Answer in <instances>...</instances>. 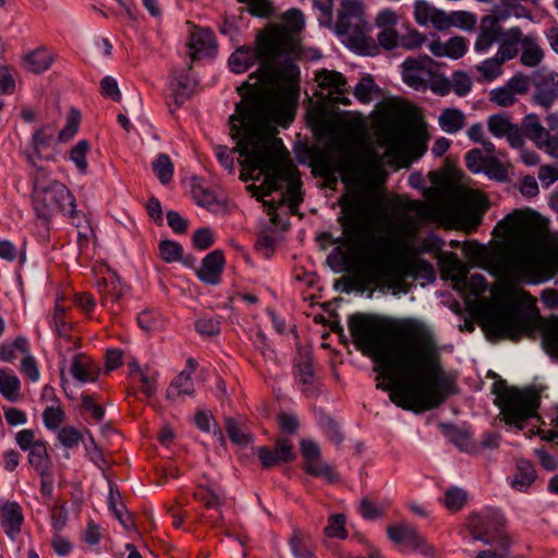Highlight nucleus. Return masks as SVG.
I'll return each mask as SVG.
<instances>
[{
    "label": "nucleus",
    "mask_w": 558,
    "mask_h": 558,
    "mask_svg": "<svg viewBox=\"0 0 558 558\" xmlns=\"http://www.w3.org/2000/svg\"><path fill=\"white\" fill-rule=\"evenodd\" d=\"M49 324L57 335L62 338L69 337L72 330V324L68 320L64 308L58 303L54 306V312Z\"/></svg>",
    "instance_id": "nucleus-53"
},
{
    "label": "nucleus",
    "mask_w": 558,
    "mask_h": 558,
    "mask_svg": "<svg viewBox=\"0 0 558 558\" xmlns=\"http://www.w3.org/2000/svg\"><path fill=\"white\" fill-rule=\"evenodd\" d=\"M459 282H462L463 288L474 296H478L487 290V281L482 274H474L470 278L462 274Z\"/></svg>",
    "instance_id": "nucleus-57"
},
{
    "label": "nucleus",
    "mask_w": 558,
    "mask_h": 558,
    "mask_svg": "<svg viewBox=\"0 0 558 558\" xmlns=\"http://www.w3.org/2000/svg\"><path fill=\"white\" fill-rule=\"evenodd\" d=\"M226 264L222 250H215L207 254L201 268L196 271L198 279L208 284H218Z\"/></svg>",
    "instance_id": "nucleus-28"
},
{
    "label": "nucleus",
    "mask_w": 558,
    "mask_h": 558,
    "mask_svg": "<svg viewBox=\"0 0 558 558\" xmlns=\"http://www.w3.org/2000/svg\"><path fill=\"white\" fill-rule=\"evenodd\" d=\"M378 86L371 74H365L355 85L353 95L361 104H369L373 94L378 92Z\"/></svg>",
    "instance_id": "nucleus-49"
},
{
    "label": "nucleus",
    "mask_w": 558,
    "mask_h": 558,
    "mask_svg": "<svg viewBox=\"0 0 558 558\" xmlns=\"http://www.w3.org/2000/svg\"><path fill=\"white\" fill-rule=\"evenodd\" d=\"M408 277L414 280L423 279L433 282L436 279L433 265L420 256L408 254Z\"/></svg>",
    "instance_id": "nucleus-33"
},
{
    "label": "nucleus",
    "mask_w": 558,
    "mask_h": 558,
    "mask_svg": "<svg viewBox=\"0 0 558 558\" xmlns=\"http://www.w3.org/2000/svg\"><path fill=\"white\" fill-rule=\"evenodd\" d=\"M527 77L530 87H534L533 102L544 109H549L558 99V73L539 68Z\"/></svg>",
    "instance_id": "nucleus-11"
},
{
    "label": "nucleus",
    "mask_w": 558,
    "mask_h": 558,
    "mask_svg": "<svg viewBox=\"0 0 558 558\" xmlns=\"http://www.w3.org/2000/svg\"><path fill=\"white\" fill-rule=\"evenodd\" d=\"M170 87L173 93L174 102L178 107H181L190 98L193 92L192 81L186 72H173Z\"/></svg>",
    "instance_id": "nucleus-34"
},
{
    "label": "nucleus",
    "mask_w": 558,
    "mask_h": 558,
    "mask_svg": "<svg viewBox=\"0 0 558 558\" xmlns=\"http://www.w3.org/2000/svg\"><path fill=\"white\" fill-rule=\"evenodd\" d=\"M348 328L355 348L373 360L374 372L389 381L377 383L376 388L389 391L397 407L422 413L440 407L457 392L424 324L404 319L392 326L379 316L355 313L349 316Z\"/></svg>",
    "instance_id": "nucleus-1"
},
{
    "label": "nucleus",
    "mask_w": 558,
    "mask_h": 558,
    "mask_svg": "<svg viewBox=\"0 0 558 558\" xmlns=\"http://www.w3.org/2000/svg\"><path fill=\"white\" fill-rule=\"evenodd\" d=\"M493 545L497 546L498 551L492 549L482 550L474 558H506L511 541L507 534H498Z\"/></svg>",
    "instance_id": "nucleus-58"
},
{
    "label": "nucleus",
    "mask_w": 558,
    "mask_h": 558,
    "mask_svg": "<svg viewBox=\"0 0 558 558\" xmlns=\"http://www.w3.org/2000/svg\"><path fill=\"white\" fill-rule=\"evenodd\" d=\"M523 51L520 61L523 65L534 68L541 63L544 58L542 48L534 38L526 36L522 39Z\"/></svg>",
    "instance_id": "nucleus-44"
},
{
    "label": "nucleus",
    "mask_w": 558,
    "mask_h": 558,
    "mask_svg": "<svg viewBox=\"0 0 558 558\" xmlns=\"http://www.w3.org/2000/svg\"><path fill=\"white\" fill-rule=\"evenodd\" d=\"M502 521L504 518L498 512L473 513L466 520V527L474 539L493 545L498 534H505L499 531Z\"/></svg>",
    "instance_id": "nucleus-13"
},
{
    "label": "nucleus",
    "mask_w": 558,
    "mask_h": 558,
    "mask_svg": "<svg viewBox=\"0 0 558 558\" xmlns=\"http://www.w3.org/2000/svg\"><path fill=\"white\" fill-rule=\"evenodd\" d=\"M81 122V114L76 110H72L66 119L65 125L58 134V140L60 143H66L71 141L78 131Z\"/></svg>",
    "instance_id": "nucleus-60"
},
{
    "label": "nucleus",
    "mask_w": 558,
    "mask_h": 558,
    "mask_svg": "<svg viewBox=\"0 0 558 558\" xmlns=\"http://www.w3.org/2000/svg\"><path fill=\"white\" fill-rule=\"evenodd\" d=\"M28 451V463L41 477L46 476L49 468V457L46 444L38 440L37 444H35V446Z\"/></svg>",
    "instance_id": "nucleus-42"
},
{
    "label": "nucleus",
    "mask_w": 558,
    "mask_h": 558,
    "mask_svg": "<svg viewBox=\"0 0 558 558\" xmlns=\"http://www.w3.org/2000/svg\"><path fill=\"white\" fill-rule=\"evenodd\" d=\"M195 330L206 337H213L220 333L221 322L218 316L204 315L195 320Z\"/></svg>",
    "instance_id": "nucleus-55"
},
{
    "label": "nucleus",
    "mask_w": 558,
    "mask_h": 558,
    "mask_svg": "<svg viewBox=\"0 0 558 558\" xmlns=\"http://www.w3.org/2000/svg\"><path fill=\"white\" fill-rule=\"evenodd\" d=\"M502 64L497 57L488 58L481 64L475 66L476 71L481 74L477 78L478 82H492L499 77L502 73Z\"/></svg>",
    "instance_id": "nucleus-50"
},
{
    "label": "nucleus",
    "mask_w": 558,
    "mask_h": 558,
    "mask_svg": "<svg viewBox=\"0 0 558 558\" xmlns=\"http://www.w3.org/2000/svg\"><path fill=\"white\" fill-rule=\"evenodd\" d=\"M489 133L497 138H506L510 147L521 148L525 141L518 124L512 123L504 113H495L487 119Z\"/></svg>",
    "instance_id": "nucleus-20"
},
{
    "label": "nucleus",
    "mask_w": 558,
    "mask_h": 558,
    "mask_svg": "<svg viewBox=\"0 0 558 558\" xmlns=\"http://www.w3.org/2000/svg\"><path fill=\"white\" fill-rule=\"evenodd\" d=\"M21 381L14 374L0 371V393L10 402L19 401L22 396L20 392Z\"/></svg>",
    "instance_id": "nucleus-43"
},
{
    "label": "nucleus",
    "mask_w": 558,
    "mask_h": 558,
    "mask_svg": "<svg viewBox=\"0 0 558 558\" xmlns=\"http://www.w3.org/2000/svg\"><path fill=\"white\" fill-rule=\"evenodd\" d=\"M294 377L298 383L302 385L303 393L311 396L314 384L313 359L311 356H302L300 361L294 364Z\"/></svg>",
    "instance_id": "nucleus-36"
},
{
    "label": "nucleus",
    "mask_w": 558,
    "mask_h": 558,
    "mask_svg": "<svg viewBox=\"0 0 558 558\" xmlns=\"http://www.w3.org/2000/svg\"><path fill=\"white\" fill-rule=\"evenodd\" d=\"M53 62L51 53L41 48L36 49L24 57V64L28 71L43 73L47 71Z\"/></svg>",
    "instance_id": "nucleus-41"
},
{
    "label": "nucleus",
    "mask_w": 558,
    "mask_h": 558,
    "mask_svg": "<svg viewBox=\"0 0 558 558\" xmlns=\"http://www.w3.org/2000/svg\"><path fill=\"white\" fill-rule=\"evenodd\" d=\"M189 47L193 50V58L210 54L216 49L215 33L210 28H196L191 34Z\"/></svg>",
    "instance_id": "nucleus-31"
},
{
    "label": "nucleus",
    "mask_w": 558,
    "mask_h": 558,
    "mask_svg": "<svg viewBox=\"0 0 558 558\" xmlns=\"http://www.w3.org/2000/svg\"><path fill=\"white\" fill-rule=\"evenodd\" d=\"M159 255L166 263H175L182 259L183 246L172 240H162L158 245Z\"/></svg>",
    "instance_id": "nucleus-54"
},
{
    "label": "nucleus",
    "mask_w": 558,
    "mask_h": 558,
    "mask_svg": "<svg viewBox=\"0 0 558 558\" xmlns=\"http://www.w3.org/2000/svg\"><path fill=\"white\" fill-rule=\"evenodd\" d=\"M72 376L81 383H94L98 378V373L84 354H75L72 361L71 369Z\"/></svg>",
    "instance_id": "nucleus-38"
},
{
    "label": "nucleus",
    "mask_w": 558,
    "mask_h": 558,
    "mask_svg": "<svg viewBox=\"0 0 558 558\" xmlns=\"http://www.w3.org/2000/svg\"><path fill=\"white\" fill-rule=\"evenodd\" d=\"M520 274L529 283H542L550 280L558 274V251H550L535 262L522 264Z\"/></svg>",
    "instance_id": "nucleus-17"
},
{
    "label": "nucleus",
    "mask_w": 558,
    "mask_h": 558,
    "mask_svg": "<svg viewBox=\"0 0 558 558\" xmlns=\"http://www.w3.org/2000/svg\"><path fill=\"white\" fill-rule=\"evenodd\" d=\"M388 538L407 549L420 551L425 556H433L434 548L426 539L417 532V530L405 522L391 524L386 527Z\"/></svg>",
    "instance_id": "nucleus-12"
},
{
    "label": "nucleus",
    "mask_w": 558,
    "mask_h": 558,
    "mask_svg": "<svg viewBox=\"0 0 558 558\" xmlns=\"http://www.w3.org/2000/svg\"><path fill=\"white\" fill-rule=\"evenodd\" d=\"M194 392V383L190 373L182 371L169 385L166 391L168 400L177 401L181 397L192 396Z\"/></svg>",
    "instance_id": "nucleus-35"
},
{
    "label": "nucleus",
    "mask_w": 558,
    "mask_h": 558,
    "mask_svg": "<svg viewBox=\"0 0 558 558\" xmlns=\"http://www.w3.org/2000/svg\"><path fill=\"white\" fill-rule=\"evenodd\" d=\"M501 35L502 28L499 19L495 15L484 16L482 19L478 36L474 44V49L477 52L487 51Z\"/></svg>",
    "instance_id": "nucleus-29"
},
{
    "label": "nucleus",
    "mask_w": 558,
    "mask_h": 558,
    "mask_svg": "<svg viewBox=\"0 0 558 558\" xmlns=\"http://www.w3.org/2000/svg\"><path fill=\"white\" fill-rule=\"evenodd\" d=\"M281 178L282 181L287 182L284 195L289 208L291 213L295 214L303 203L301 173L292 162H288V166L281 170Z\"/></svg>",
    "instance_id": "nucleus-25"
},
{
    "label": "nucleus",
    "mask_w": 558,
    "mask_h": 558,
    "mask_svg": "<svg viewBox=\"0 0 558 558\" xmlns=\"http://www.w3.org/2000/svg\"><path fill=\"white\" fill-rule=\"evenodd\" d=\"M432 63L433 60L428 56L405 59L403 62L404 83L415 90H426L428 88V82L423 77L422 72Z\"/></svg>",
    "instance_id": "nucleus-24"
},
{
    "label": "nucleus",
    "mask_w": 558,
    "mask_h": 558,
    "mask_svg": "<svg viewBox=\"0 0 558 558\" xmlns=\"http://www.w3.org/2000/svg\"><path fill=\"white\" fill-rule=\"evenodd\" d=\"M193 497L195 500L203 502L207 509H218L220 507L219 496L207 486H198Z\"/></svg>",
    "instance_id": "nucleus-64"
},
{
    "label": "nucleus",
    "mask_w": 558,
    "mask_h": 558,
    "mask_svg": "<svg viewBox=\"0 0 558 558\" xmlns=\"http://www.w3.org/2000/svg\"><path fill=\"white\" fill-rule=\"evenodd\" d=\"M372 239L368 242L369 252L376 253L368 266L360 277L350 278L347 281L345 292L356 290L364 292L369 284L378 289H388L393 292L407 294L410 292L408 277V256L397 257L389 253L402 251L403 248H387L378 251L372 246Z\"/></svg>",
    "instance_id": "nucleus-4"
},
{
    "label": "nucleus",
    "mask_w": 558,
    "mask_h": 558,
    "mask_svg": "<svg viewBox=\"0 0 558 558\" xmlns=\"http://www.w3.org/2000/svg\"><path fill=\"white\" fill-rule=\"evenodd\" d=\"M294 41L286 28L270 31V37L262 44L264 64L250 74V80L238 87L241 101L229 121L247 122L245 116L257 119L264 114L270 126L288 128L294 120L298 90L286 87L270 93L268 85L280 78H293L299 74L298 65L288 58L294 50Z\"/></svg>",
    "instance_id": "nucleus-2"
},
{
    "label": "nucleus",
    "mask_w": 558,
    "mask_h": 558,
    "mask_svg": "<svg viewBox=\"0 0 558 558\" xmlns=\"http://www.w3.org/2000/svg\"><path fill=\"white\" fill-rule=\"evenodd\" d=\"M466 168L472 173H484L489 179L502 182L508 177L507 168L493 155H483L480 148H473L465 154Z\"/></svg>",
    "instance_id": "nucleus-14"
},
{
    "label": "nucleus",
    "mask_w": 558,
    "mask_h": 558,
    "mask_svg": "<svg viewBox=\"0 0 558 558\" xmlns=\"http://www.w3.org/2000/svg\"><path fill=\"white\" fill-rule=\"evenodd\" d=\"M58 440L68 449H73L83 440V434L73 426H64L59 429Z\"/></svg>",
    "instance_id": "nucleus-63"
},
{
    "label": "nucleus",
    "mask_w": 558,
    "mask_h": 558,
    "mask_svg": "<svg viewBox=\"0 0 558 558\" xmlns=\"http://www.w3.org/2000/svg\"><path fill=\"white\" fill-rule=\"evenodd\" d=\"M541 317L523 310H514L506 315H492L484 319L482 328L489 341L507 339L518 342L526 333L538 327Z\"/></svg>",
    "instance_id": "nucleus-6"
},
{
    "label": "nucleus",
    "mask_w": 558,
    "mask_h": 558,
    "mask_svg": "<svg viewBox=\"0 0 558 558\" xmlns=\"http://www.w3.org/2000/svg\"><path fill=\"white\" fill-rule=\"evenodd\" d=\"M289 545L295 558H311L313 556L308 541L300 531L293 532Z\"/></svg>",
    "instance_id": "nucleus-56"
},
{
    "label": "nucleus",
    "mask_w": 558,
    "mask_h": 558,
    "mask_svg": "<svg viewBox=\"0 0 558 558\" xmlns=\"http://www.w3.org/2000/svg\"><path fill=\"white\" fill-rule=\"evenodd\" d=\"M240 3L247 4V11L251 15L257 17H270L274 14V7L270 0H238Z\"/></svg>",
    "instance_id": "nucleus-59"
},
{
    "label": "nucleus",
    "mask_w": 558,
    "mask_h": 558,
    "mask_svg": "<svg viewBox=\"0 0 558 558\" xmlns=\"http://www.w3.org/2000/svg\"><path fill=\"white\" fill-rule=\"evenodd\" d=\"M316 81L320 88L332 89V93L336 94L331 99L333 104H341L343 106H349L351 104L350 99L345 96L344 87L347 85V78L342 73L324 69L317 72Z\"/></svg>",
    "instance_id": "nucleus-26"
},
{
    "label": "nucleus",
    "mask_w": 558,
    "mask_h": 558,
    "mask_svg": "<svg viewBox=\"0 0 558 558\" xmlns=\"http://www.w3.org/2000/svg\"><path fill=\"white\" fill-rule=\"evenodd\" d=\"M339 205L344 214L338 218L342 229V236L335 239L333 243L342 245L364 244L367 251H369L368 242L375 235L365 233L360 217L359 197L356 195L343 196L339 199Z\"/></svg>",
    "instance_id": "nucleus-9"
},
{
    "label": "nucleus",
    "mask_w": 558,
    "mask_h": 558,
    "mask_svg": "<svg viewBox=\"0 0 558 558\" xmlns=\"http://www.w3.org/2000/svg\"><path fill=\"white\" fill-rule=\"evenodd\" d=\"M33 205L36 217L40 221V226L45 231L43 236L48 239L50 221L56 213L49 184L47 186L39 187L38 183H35Z\"/></svg>",
    "instance_id": "nucleus-23"
},
{
    "label": "nucleus",
    "mask_w": 558,
    "mask_h": 558,
    "mask_svg": "<svg viewBox=\"0 0 558 558\" xmlns=\"http://www.w3.org/2000/svg\"><path fill=\"white\" fill-rule=\"evenodd\" d=\"M416 234V227L411 218L393 228L388 236H373L372 246L378 251L387 248H403L410 255L418 256L423 253H437L441 250L444 241L433 233L423 239L420 246L410 245Z\"/></svg>",
    "instance_id": "nucleus-7"
},
{
    "label": "nucleus",
    "mask_w": 558,
    "mask_h": 558,
    "mask_svg": "<svg viewBox=\"0 0 558 558\" xmlns=\"http://www.w3.org/2000/svg\"><path fill=\"white\" fill-rule=\"evenodd\" d=\"M192 196L198 206L209 208L217 204V197L215 193L201 184H194L192 186Z\"/></svg>",
    "instance_id": "nucleus-62"
},
{
    "label": "nucleus",
    "mask_w": 558,
    "mask_h": 558,
    "mask_svg": "<svg viewBox=\"0 0 558 558\" xmlns=\"http://www.w3.org/2000/svg\"><path fill=\"white\" fill-rule=\"evenodd\" d=\"M542 335L546 352L558 357V316H551L542 323Z\"/></svg>",
    "instance_id": "nucleus-39"
},
{
    "label": "nucleus",
    "mask_w": 558,
    "mask_h": 558,
    "mask_svg": "<svg viewBox=\"0 0 558 558\" xmlns=\"http://www.w3.org/2000/svg\"><path fill=\"white\" fill-rule=\"evenodd\" d=\"M529 89V77L519 72L509 78L505 85L492 89L488 99L498 107L508 108L517 102L518 95H525Z\"/></svg>",
    "instance_id": "nucleus-16"
},
{
    "label": "nucleus",
    "mask_w": 558,
    "mask_h": 558,
    "mask_svg": "<svg viewBox=\"0 0 558 558\" xmlns=\"http://www.w3.org/2000/svg\"><path fill=\"white\" fill-rule=\"evenodd\" d=\"M295 157L300 163H308L312 172L322 178H330L345 167V159H336L327 146L302 144L295 148Z\"/></svg>",
    "instance_id": "nucleus-10"
},
{
    "label": "nucleus",
    "mask_w": 558,
    "mask_h": 558,
    "mask_svg": "<svg viewBox=\"0 0 558 558\" xmlns=\"http://www.w3.org/2000/svg\"><path fill=\"white\" fill-rule=\"evenodd\" d=\"M300 450L304 460L303 470L306 474L323 477L328 482L335 481L336 473L330 465L323 462L318 444L311 439H302Z\"/></svg>",
    "instance_id": "nucleus-15"
},
{
    "label": "nucleus",
    "mask_w": 558,
    "mask_h": 558,
    "mask_svg": "<svg viewBox=\"0 0 558 558\" xmlns=\"http://www.w3.org/2000/svg\"><path fill=\"white\" fill-rule=\"evenodd\" d=\"M257 458L263 469H271L281 463H290L295 460L296 454L288 438H277L274 448L260 446L256 449Z\"/></svg>",
    "instance_id": "nucleus-19"
},
{
    "label": "nucleus",
    "mask_w": 558,
    "mask_h": 558,
    "mask_svg": "<svg viewBox=\"0 0 558 558\" xmlns=\"http://www.w3.org/2000/svg\"><path fill=\"white\" fill-rule=\"evenodd\" d=\"M537 475L534 464L527 459H518L515 463V472L510 480V486L522 493H526L535 482Z\"/></svg>",
    "instance_id": "nucleus-30"
},
{
    "label": "nucleus",
    "mask_w": 558,
    "mask_h": 558,
    "mask_svg": "<svg viewBox=\"0 0 558 558\" xmlns=\"http://www.w3.org/2000/svg\"><path fill=\"white\" fill-rule=\"evenodd\" d=\"M523 134V138L527 137L535 145H539L542 138L547 136V130L542 125L539 118L535 113L526 114L519 125Z\"/></svg>",
    "instance_id": "nucleus-40"
},
{
    "label": "nucleus",
    "mask_w": 558,
    "mask_h": 558,
    "mask_svg": "<svg viewBox=\"0 0 558 558\" xmlns=\"http://www.w3.org/2000/svg\"><path fill=\"white\" fill-rule=\"evenodd\" d=\"M24 523V513L16 501H5L0 505V524L11 539H15L21 533Z\"/></svg>",
    "instance_id": "nucleus-27"
},
{
    "label": "nucleus",
    "mask_w": 558,
    "mask_h": 558,
    "mask_svg": "<svg viewBox=\"0 0 558 558\" xmlns=\"http://www.w3.org/2000/svg\"><path fill=\"white\" fill-rule=\"evenodd\" d=\"M256 118L245 116L247 122L229 121L230 134L236 142V151L245 157L250 169L259 170L264 174L260 186L263 195L268 196L279 189L281 170L291 160L283 141L276 136L277 126H270L264 114Z\"/></svg>",
    "instance_id": "nucleus-3"
},
{
    "label": "nucleus",
    "mask_w": 558,
    "mask_h": 558,
    "mask_svg": "<svg viewBox=\"0 0 558 558\" xmlns=\"http://www.w3.org/2000/svg\"><path fill=\"white\" fill-rule=\"evenodd\" d=\"M65 420V413L60 407H47L43 412V421L46 428L59 429Z\"/></svg>",
    "instance_id": "nucleus-61"
},
{
    "label": "nucleus",
    "mask_w": 558,
    "mask_h": 558,
    "mask_svg": "<svg viewBox=\"0 0 558 558\" xmlns=\"http://www.w3.org/2000/svg\"><path fill=\"white\" fill-rule=\"evenodd\" d=\"M492 392L506 425L523 430L530 418H539L541 393L535 387L519 389L500 378L493 384Z\"/></svg>",
    "instance_id": "nucleus-5"
},
{
    "label": "nucleus",
    "mask_w": 558,
    "mask_h": 558,
    "mask_svg": "<svg viewBox=\"0 0 558 558\" xmlns=\"http://www.w3.org/2000/svg\"><path fill=\"white\" fill-rule=\"evenodd\" d=\"M447 436L462 451H476V444L472 440L468 429L451 425L448 427Z\"/></svg>",
    "instance_id": "nucleus-46"
},
{
    "label": "nucleus",
    "mask_w": 558,
    "mask_h": 558,
    "mask_svg": "<svg viewBox=\"0 0 558 558\" xmlns=\"http://www.w3.org/2000/svg\"><path fill=\"white\" fill-rule=\"evenodd\" d=\"M324 533L329 538L345 539L348 537L345 515L342 513L330 515L324 529Z\"/></svg>",
    "instance_id": "nucleus-52"
},
{
    "label": "nucleus",
    "mask_w": 558,
    "mask_h": 558,
    "mask_svg": "<svg viewBox=\"0 0 558 558\" xmlns=\"http://www.w3.org/2000/svg\"><path fill=\"white\" fill-rule=\"evenodd\" d=\"M151 168L161 184L167 185L172 181L174 167L168 155L159 154L153 161Z\"/></svg>",
    "instance_id": "nucleus-47"
},
{
    "label": "nucleus",
    "mask_w": 558,
    "mask_h": 558,
    "mask_svg": "<svg viewBox=\"0 0 558 558\" xmlns=\"http://www.w3.org/2000/svg\"><path fill=\"white\" fill-rule=\"evenodd\" d=\"M90 150V142L88 140H80L70 150L69 159L74 163L77 171L86 174L88 170L87 154Z\"/></svg>",
    "instance_id": "nucleus-45"
},
{
    "label": "nucleus",
    "mask_w": 558,
    "mask_h": 558,
    "mask_svg": "<svg viewBox=\"0 0 558 558\" xmlns=\"http://www.w3.org/2000/svg\"><path fill=\"white\" fill-rule=\"evenodd\" d=\"M51 195L53 198V206L56 211H61L66 215L73 226L80 228L85 221V216L81 210L76 209L75 197L65 184L60 181H52L49 183Z\"/></svg>",
    "instance_id": "nucleus-18"
},
{
    "label": "nucleus",
    "mask_w": 558,
    "mask_h": 558,
    "mask_svg": "<svg viewBox=\"0 0 558 558\" xmlns=\"http://www.w3.org/2000/svg\"><path fill=\"white\" fill-rule=\"evenodd\" d=\"M56 130L50 124H45L38 128L32 135L31 149H26L25 155L29 165L37 168V160L51 159L50 156L45 155V150L50 147L53 142Z\"/></svg>",
    "instance_id": "nucleus-22"
},
{
    "label": "nucleus",
    "mask_w": 558,
    "mask_h": 558,
    "mask_svg": "<svg viewBox=\"0 0 558 558\" xmlns=\"http://www.w3.org/2000/svg\"><path fill=\"white\" fill-rule=\"evenodd\" d=\"M466 500L468 494L465 490L459 487H450L446 490L441 502L450 512H458L465 506Z\"/></svg>",
    "instance_id": "nucleus-51"
},
{
    "label": "nucleus",
    "mask_w": 558,
    "mask_h": 558,
    "mask_svg": "<svg viewBox=\"0 0 558 558\" xmlns=\"http://www.w3.org/2000/svg\"><path fill=\"white\" fill-rule=\"evenodd\" d=\"M496 228L504 229L508 234L515 235L524 244H535L546 231L545 219L530 208L515 209L500 220Z\"/></svg>",
    "instance_id": "nucleus-8"
},
{
    "label": "nucleus",
    "mask_w": 558,
    "mask_h": 558,
    "mask_svg": "<svg viewBox=\"0 0 558 558\" xmlns=\"http://www.w3.org/2000/svg\"><path fill=\"white\" fill-rule=\"evenodd\" d=\"M270 37V31L266 34L258 36L256 48L240 47L229 58V68L233 73L240 74L246 72L257 61L259 66L264 64V57L262 54V44Z\"/></svg>",
    "instance_id": "nucleus-21"
},
{
    "label": "nucleus",
    "mask_w": 558,
    "mask_h": 558,
    "mask_svg": "<svg viewBox=\"0 0 558 558\" xmlns=\"http://www.w3.org/2000/svg\"><path fill=\"white\" fill-rule=\"evenodd\" d=\"M360 21V15L353 10L345 9L343 11H339L336 23L337 33L341 35H349L356 32L359 29Z\"/></svg>",
    "instance_id": "nucleus-48"
},
{
    "label": "nucleus",
    "mask_w": 558,
    "mask_h": 558,
    "mask_svg": "<svg viewBox=\"0 0 558 558\" xmlns=\"http://www.w3.org/2000/svg\"><path fill=\"white\" fill-rule=\"evenodd\" d=\"M97 289L101 296L102 306H107L109 303L114 304L123 294L121 280L117 276L98 280Z\"/></svg>",
    "instance_id": "nucleus-32"
},
{
    "label": "nucleus",
    "mask_w": 558,
    "mask_h": 558,
    "mask_svg": "<svg viewBox=\"0 0 558 558\" xmlns=\"http://www.w3.org/2000/svg\"><path fill=\"white\" fill-rule=\"evenodd\" d=\"M438 124L448 134H456L465 125V116L458 108H446L438 118Z\"/></svg>",
    "instance_id": "nucleus-37"
}]
</instances>
